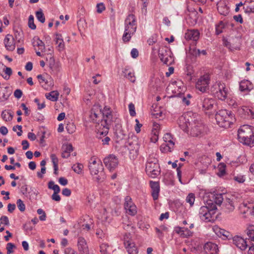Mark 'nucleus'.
<instances>
[{
  "label": "nucleus",
  "instance_id": "obj_1",
  "mask_svg": "<svg viewBox=\"0 0 254 254\" xmlns=\"http://www.w3.org/2000/svg\"><path fill=\"white\" fill-rule=\"evenodd\" d=\"M238 138L244 144H254V127L248 125L242 126L238 130Z\"/></svg>",
  "mask_w": 254,
  "mask_h": 254
},
{
  "label": "nucleus",
  "instance_id": "obj_2",
  "mask_svg": "<svg viewBox=\"0 0 254 254\" xmlns=\"http://www.w3.org/2000/svg\"><path fill=\"white\" fill-rule=\"evenodd\" d=\"M233 117L231 112L227 110H219L215 114V119L217 124L224 128L230 127Z\"/></svg>",
  "mask_w": 254,
  "mask_h": 254
},
{
  "label": "nucleus",
  "instance_id": "obj_3",
  "mask_svg": "<svg viewBox=\"0 0 254 254\" xmlns=\"http://www.w3.org/2000/svg\"><path fill=\"white\" fill-rule=\"evenodd\" d=\"M158 162L156 158L149 156L145 167V171L149 177L155 178L160 174V169Z\"/></svg>",
  "mask_w": 254,
  "mask_h": 254
},
{
  "label": "nucleus",
  "instance_id": "obj_4",
  "mask_svg": "<svg viewBox=\"0 0 254 254\" xmlns=\"http://www.w3.org/2000/svg\"><path fill=\"white\" fill-rule=\"evenodd\" d=\"M212 94L219 99L224 100L227 96L228 90L224 83L216 82L210 88Z\"/></svg>",
  "mask_w": 254,
  "mask_h": 254
},
{
  "label": "nucleus",
  "instance_id": "obj_5",
  "mask_svg": "<svg viewBox=\"0 0 254 254\" xmlns=\"http://www.w3.org/2000/svg\"><path fill=\"white\" fill-rule=\"evenodd\" d=\"M190 130V135L192 136H198L201 135L204 130V126L199 120V117L196 114H194Z\"/></svg>",
  "mask_w": 254,
  "mask_h": 254
},
{
  "label": "nucleus",
  "instance_id": "obj_6",
  "mask_svg": "<svg viewBox=\"0 0 254 254\" xmlns=\"http://www.w3.org/2000/svg\"><path fill=\"white\" fill-rule=\"evenodd\" d=\"M89 169L91 175H98V176L96 177V180L98 182L101 181L102 179H104V167L101 161L99 160L97 162L96 161L94 160L89 165Z\"/></svg>",
  "mask_w": 254,
  "mask_h": 254
},
{
  "label": "nucleus",
  "instance_id": "obj_7",
  "mask_svg": "<svg viewBox=\"0 0 254 254\" xmlns=\"http://www.w3.org/2000/svg\"><path fill=\"white\" fill-rule=\"evenodd\" d=\"M102 120L101 125H104L106 127H111L114 122H116L117 118L114 117L111 108L105 106L102 109Z\"/></svg>",
  "mask_w": 254,
  "mask_h": 254
},
{
  "label": "nucleus",
  "instance_id": "obj_8",
  "mask_svg": "<svg viewBox=\"0 0 254 254\" xmlns=\"http://www.w3.org/2000/svg\"><path fill=\"white\" fill-rule=\"evenodd\" d=\"M194 114L188 113L187 115L180 117L178 120V124L180 127L185 132L189 133L190 129L191 123H192V120Z\"/></svg>",
  "mask_w": 254,
  "mask_h": 254
},
{
  "label": "nucleus",
  "instance_id": "obj_9",
  "mask_svg": "<svg viewBox=\"0 0 254 254\" xmlns=\"http://www.w3.org/2000/svg\"><path fill=\"white\" fill-rule=\"evenodd\" d=\"M217 207L215 205H213L211 208L207 206H201L199 210L200 218L203 221H211L212 215L215 213Z\"/></svg>",
  "mask_w": 254,
  "mask_h": 254
},
{
  "label": "nucleus",
  "instance_id": "obj_10",
  "mask_svg": "<svg viewBox=\"0 0 254 254\" xmlns=\"http://www.w3.org/2000/svg\"><path fill=\"white\" fill-rule=\"evenodd\" d=\"M102 109L99 105H94L90 111V118L93 122L98 124H101L102 120Z\"/></svg>",
  "mask_w": 254,
  "mask_h": 254
},
{
  "label": "nucleus",
  "instance_id": "obj_11",
  "mask_svg": "<svg viewBox=\"0 0 254 254\" xmlns=\"http://www.w3.org/2000/svg\"><path fill=\"white\" fill-rule=\"evenodd\" d=\"M209 82L210 77L209 75L204 74L201 76L196 83V88L202 93L205 92L208 89Z\"/></svg>",
  "mask_w": 254,
  "mask_h": 254
},
{
  "label": "nucleus",
  "instance_id": "obj_12",
  "mask_svg": "<svg viewBox=\"0 0 254 254\" xmlns=\"http://www.w3.org/2000/svg\"><path fill=\"white\" fill-rule=\"evenodd\" d=\"M125 29L129 31V33L134 34L137 28L135 15L133 14H129L125 19Z\"/></svg>",
  "mask_w": 254,
  "mask_h": 254
},
{
  "label": "nucleus",
  "instance_id": "obj_13",
  "mask_svg": "<svg viewBox=\"0 0 254 254\" xmlns=\"http://www.w3.org/2000/svg\"><path fill=\"white\" fill-rule=\"evenodd\" d=\"M235 199L233 196L226 197L222 204V211L226 213H229L234 211L235 208Z\"/></svg>",
  "mask_w": 254,
  "mask_h": 254
},
{
  "label": "nucleus",
  "instance_id": "obj_14",
  "mask_svg": "<svg viewBox=\"0 0 254 254\" xmlns=\"http://www.w3.org/2000/svg\"><path fill=\"white\" fill-rule=\"evenodd\" d=\"M215 103V100L212 98L201 97L200 102L198 103V106L204 111L211 110Z\"/></svg>",
  "mask_w": 254,
  "mask_h": 254
},
{
  "label": "nucleus",
  "instance_id": "obj_15",
  "mask_svg": "<svg viewBox=\"0 0 254 254\" xmlns=\"http://www.w3.org/2000/svg\"><path fill=\"white\" fill-rule=\"evenodd\" d=\"M104 163L106 167L112 171L115 169L119 164V160L117 157L114 154H110L104 159Z\"/></svg>",
  "mask_w": 254,
  "mask_h": 254
},
{
  "label": "nucleus",
  "instance_id": "obj_16",
  "mask_svg": "<svg viewBox=\"0 0 254 254\" xmlns=\"http://www.w3.org/2000/svg\"><path fill=\"white\" fill-rule=\"evenodd\" d=\"M124 207L127 212L129 215L133 216L137 213L136 206L133 204L131 201V198L128 196H126L125 198Z\"/></svg>",
  "mask_w": 254,
  "mask_h": 254
},
{
  "label": "nucleus",
  "instance_id": "obj_17",
  "mask_svg": "<svg viewBox=\"0 0 254 254\" xmlns=\"http://www.w3.org/2000/svg\"><path fill=\"white\" fill-rule=\"evenodd\" d=\"M233 244L242 251L245 250L249 246L246 239L241 237L236 236L233 238Z\"/></svg>",
  "mask_w": 254,
  "mask_h": 254
},
{
  "label": "nucleus",
  "instance_id": "obj_18",
  "mask_svg": "<svg viewBox=\"0 0 254 254\" xmlns=\"http://www.w3.org/2000/svg\"><path fill=\"white\" fill-rule=\"evenodd\" d=\"M4 46L7 50L13 51L15 48L14 38L10 34H7L3 41Z\"/></svg>",
  "mask_w": 254,
  "mask_h": 254
},
{
  "label": "nucleus",
  "instance_id": "obj_19",
  "mask_svg": "<svg viewBox=\"0 0 254 254\" xmlns=\"http://www.w3.org/2000/svg\"><path fill=\"white\" fill-rule=\"evenodd\" d=\"M204 250L207 254H218V246L212 242L206 243L204 246Z\"/></svg>",
  "mask_w": 254,
  "mask_h": 254
},
{
  "label": "nucleus",
  "instance_id": "obj_20",
  "mask_svg": "<svg viewBox=\"0 0 254 254\" xmlns=\"http://www.w3.org/2000/svg\"><path fill=\"white\" fill-rule=\"evenodd\" d=\"M170 54L171 51L169 50L164 48L159 50V57L160 60L165 64H167L169 62V59L172 58Z\"/></svg>",
  "mask_w": 254,
  "mask_h": 254
},
{
  "label": "nucleus",
  "instance_id": "obj_21",
  "mask_svg": "<svg viewBox=\"0 0 254 254\" xmlns=\"http://www.w3.org/2000/svg\"><path fill=\"white\" fill-rule=\"evenodd\" d=\"M150 185L151 189V194L153 199L155 200L158 198L160 192V185L158 182L150 181Z\"/></svg>",
  "mask_w": 254,
  "mask_h": 254
},
{
  "label": "nucleus",
  "instance_id": "obj_22",
  "mask_svg": "<svg viewBox=\"0 0 254 254\" xmlns=\"http://www.w3.org/2000/svg\"><path fill=\"white\" fill-rule=\"evenodd\" d=\"M124 245L128 254H137L138 249L135 244L130 240H125Z\"/></svg>",
  "mask_w": 254,
  "mask_h": 254
},
{
  "label": "nucleus",
  "instance_id": "obj_23",
  "mask_svg": "<svg viewBox=\"0 0 254 254\" xmlns=\"http://www.w3.org/2000/svg\"><path fill=\"white\" fill-rule=\"evenodd\" d=\"M77 246L80 254H88V248L84 238L83 237H79L78 238Z\"/></svg>",
  "mask_w": 254,
  "mask_h": 254
},
{
  "label": "nucleus",
  "instance_id": "obj_24",
  "mask_svg": "<svg viewBox=\"0 0 254 254\" xmlns=\"http://www.w3.org/2000/svg\"><path fill=\"white\" fill-rule=\"evenodd\" d=\"M199 32L197 30H188L185 34V38L188 40L197 41L199 38Z\"/></svg>",
  "mask_w": 254,
  "mask_h": 254
},
{
  "label": "nucleus",
  "instance_id": "obj_25",
  "mask_svg": "<svg viewBox=\"0 0 254 254\" xmlns=\"http://www.w3.org/2000/svg\"><path fill=\"white\" fill-rule=\"evenodd\" d=\"M253 88V84L248 80H243L240 82L239 89L241 92H249Z\"/></svg>",
  "mask_w": 254,
  "mask_h": 254
},
{
  "label": "nucleus",
  "instance_id": "obj_26",
  "mask_svg": "<svg viewBox=\"0 0 254 254\" xmlns=\"http://www.w3.org/2000/svg\"><path fill=\"white\" fill-rule=\"evenodd\" d=\"M244 11L246 13H251L254 12V0H246L244 2L243 7Z\"/></svg>",
  "mask_w": 254,
  "mask_h": 254
},
{
  "label": "nucleus",
  "instance_id": "obj_27",
  "mask_svg": "<svg viewBox=\"0 0 254 254\" xmlns=\"http://www.w3.org/2000/svg\"><path fill=\"white\" fill-rule=\"evenodd\" d=\"M244 213L254 216V205L252 203H243L241 206Z\"/></svg>",
  "mask_w": 254,
  "mask_h": 254
},
{
  "label": "nucleus",
  "instance_id": "obj_28",
  "mask_svg": "<svg viewBox=\"0 0 254 254\" xmlns=\"http://www.w3.org/2000/svg\"><path fill=\"white\" fill-rule=\"evenodd\" d=\"M217 10L221 15L226 16L229 12V8L224 3H220L217 6Z\"/></svg>",
  "mask_w": 254,
  "mask_h": 254
},
{
  "label": "nucleus",
  "instance_id": "obj_29",
  "mask_svg": "<svg viewBox=\"0 0 254 254\" xmlns=\"http://www.w3.org/2000/svg\"><path fill=\"white\" fill-rule=\"evenodd\" d=\"M55 42L58 45V50L62 51L64 48V44L62 39V36L60 34H56Z\"/></svg>",
  "mask_w": 254,
  "mask_h": 254
},
{
  "label": "nucleus",
  "instance_id": "obj_30",
  "mask_svg": "<svg viewBox=\"0 0 254 254\" xmlns=\"http://www.w3.org/2000/svg\"><path fill=\"white\" fill-rule=\"evenodd\" d=\"M101 127H102V130H98V131L97 133V137L99 139H102V136H106L107 134L108 133L109 130L110 129V127H106L104 126V125H101Z\"/></svg>",
  "mask_w": 254,
  "mask_h": 254
},
{
  "label": "nucleus",
  "instance_id": "obj_31",
  "mask_svg": "<svg viewBox=\"0 0 254 254\" xmlns=\"http://www.w3.org/2000/svg\"><path fill=\"white\" fill-rule=\"evenodd\" d=\"M32 44L34 47H38L39 50H41L42 52L45 49L44 42L38 38L36 39L34 38Z\"/></svg>",
  "mask_w": 254,
  "mask_h": 254
},
{
  "label": "nucleus",
  "instance_id": "obj_32",
  "mask_svg": "<svg viewBox=\"0 0 254 254\" xmlns=\"http://www.w3.org/2000/svg\"><path fill=\"white\" fill-rule=\"evenodd\" d=\"M59 95V93L57 91H53L46 94V97L48 99L52 101H57L58 99Z\"/></svg>",
  "mask_w": 254,
  "mask_h": 254
},
{
  "label": "nucleus",
  "instance_id": "obj_33",
  "mask_svg": "<svg viewBox=\"0 0 254 254\" xmlns=\"http://www.w3.org/2000/svg\"><path fill=\"white\" fill-rule=\"evenodd\" d=\"M38 79L39 80V82L40 83L42 82H45V85H42V87L45 89L46 90H49V87L48 86H46V84H47L48 83L50 82V86H53L54 84H53V82L52 81V80L50 81H48V80H45V78L43 77V76L42 75V74H39L37 75V76Z\"/></svg>",
  "mask_w": 254,
  "mask_h": 254
},
{
  "label": "nucleus",
  "instance_id": "obj_34",
  "mask_svg": "<svg viewBox=\"0 0 254 254\" xmlns=\"http://www.w3.org/2000/svg\"><path fill=\"white\" fill-rule=\"evenodd\" d=\"M174 147L168 143H164L160 146V150L164 153L171 152Z\"/></svg>",
  "mask_w": 254,
  "mask_h": 254
},
{
  "label": "nucleus",
  "instance_id": "obj_35",
  "mask_svg": "<svg viewBox=\"0 0 254 254\" xmlns=\"http://www.w3.org/2000/svg\"><path fill=\"white\" fill-rule=\"evenodd\" d=\"M249 240L254 244V226H250L247 230Z\"/></svg>",
  "mask_w": 254,
  "mask_h": 254
},
{
  "label": "nucleus",
  "instance_id": "obj_36",
  "mask_svg": "<svg viewBox=\"0 0 254 254\" xmlns=\"http://www.w3.org/2000/svg\"><path fill=\"white\" fill-rule=\"evenodd\" d=\"M1 117L3 120L6 122H8L12 120L13 115L9 112L5 110L2 112Z\"/></svg>",
  "mask_w": 254,
  "mask_h": 254
},
{
  "label": "nucleus",
  "instance_id": "obj_37",
  "mask_svg": "<svg viewBox=\"0 0 254 254\" xmlns=\"http://www.w3.org/2000/svg\"><path fill=\"white\" fill-rule=\"evenodd\" d=\"M225 27V24L222 21H220L219 23L216 25L215 26V33L216 35H219L222 33L223 29Z\"/></svg>",
  "mask_w": 254,
  "mask_h": 254
},
{
  "label": "nucleus",
  "instance_id": "obj_38",
  "mask_svg": "<svg viewBox=\"0 0 254 254\" xmlns=\"http://www.w3.org/2000/svg\"><path fill=\"white\" fill-rule=\"evenodd\" d=\"M37 19L41 23H43L45 21V15L41 9L36 12L35 13Z\"/></svg>",
  "mask_w": 254,
  "mask_h": 254
},
{
  "label": "nucleus",
  "instance_id": "obj_39",
  "mask_svg": "<svg viewBox=\"0 0 254 254\" xmlns=\"http://www.w3.org/2000/svg\"><path fill=\"white\" fill-rule=\"evenodd\" d=\"M163 139H164V141L165 142V143H169V144H170L172 146L175 145V143L172 140V137L170 133H166L163 137Z\"/></svg>",
  "mask_w": 254,
  "mask_h": 254
},
{
  "label": "nucleus",
  "instance_id": "obj_40",
  "mask_svg": "<svg viewBox=\"0 0 254 254\" xmlns=\"http://www.w3.org/2000/svg\"><path fill=\"white\" fill-rule=\"evenodd\" d=\"M83 166L82 164L80 163H77L75 164H74L72 166V170L77 174H80L81 173L82 170H83Z\"/></svg>",
  "mask_w": 254,
  "mask_h": 254
},
{
  "label": "nucleus",
  "instance_id": "obj_41",
  "mask_svg": "<svg viewBox=\"0 0 254 254\" xmlns=\"http://www.w3.org/2000/svg\"><path fill=\"white\" fill-rule=\"evenodd\" d=\"M195 195L193 193H190L186 197V202L189 203L190 206H192L193 205L195 200Z\"/></svg>",
  "mask_w": 254,
  "mask_h": 254
},
{
  "label": "nucleus",
  "instance_id": "obj_42",
  "mask_svg": "<svg viewBox=\"0 0 254 254\" xmlns=\"http://www.w3.org/2000/svg\"><path fill=\"white\" fill-rule=\"evenodd\" d=\"M115 135L116 136L117 139H118L119 141L125 139L127 136L126 134L124 133V131L122 129L116 130L115 132Z\"/></svg>",
  "mask_w": 254,
  "mask_h": 254
},
{
  "label": "nucleus",
  "instance_id": "obj_43",
  "mask_svg": "<svg viewBox=\"0 0 254 254\" xmlns=\"http://www.w3.org/2000/svg\"><path fill=\"white\" fill-rule=\"evenodd\" d=\"M134 33H129V31H127L125 29V32L122 37L123 41L125 43L129 42L131 39V36Z\"/></svg>",
  "mask_w": 254,
  "mask_h": 254
},
{
  "label": "nucleus",
  "instance_id": "obj_44",
  "mask_svg": "<svg viewBox=\"0 0 254 254\" xmlns=\"http://www.w3.org/2000/svg\"><path fill=\"white\" fill-rule=\"evenodd\" d=\"M219 172L218 173L219 176H223L226 174V165L224 163H220L218 166Z\"/></svg>",
  "mask_w": 254,
  "mask_h": 254
},
{
  "label": "nucleus",
  "instance_id": "obj_45",
  "mask_svg": "<svg viewBox=\"0 0 254 254\" xmlns=\"http://www.w3.org/2000/svg\"><path fill=\"white\" fill-rule=\"evenodd\" d=\"M225 198L223 197L222 194H217L215 196L214 201L217 205H221L223 203Z\"/></svg>",
  "mask_w": 254,
  "mask_h": 254
},
{
  "label": "nucleus",
  "instance_id": "obj_46",
  "mask_svg": "<svg viewBox=\"0 0 254 254\" xmlns=\"http://www.w3.org/2000/svg\"><path fill=\"white\" fill-rule=\"evenodd\" d=\"M62 149L70 154L73 151V147L71 144H64L62 146Z\"/></svg>",
  "mask_w": 254,
  "mask_h": 254
},
{
  "label": "nucleus",
  "instance_id": "obj_47",
  "mask_svg": "<svg viewBox=\"0 0 254 254\" xmlns=\"http://www.w3.org/2000/svg\"><path fill=\"white\" fill-rule=\"evenodd\" d=\"M28 26L32 30H34L36 28V26L34 22V16L32 15H30L29 17Z\"/></svg>",
  "mask_w": 254,
  "mask_h": 254
},
{
  "label": "nucleus",
  "instance_id": "obj_48",
  "mask_svg": "<svg viewBox=\"0 0 254 254\" xmlns=\"http://www.w3.org/2000/svg\"><path fill=\"white\" fill-rule=\"evenodd\" d=\"M16 204H17V207H18L19 210L21 212H23L25 211V205L23 201L21 199H18L17 200Z\"/></svg>",
  "mask_w": 254,
  "mask_h": 254
},
{
  "label": "nucleus",
  "instance_id": "obj_49",
  "mask_svg": "<svg viewBox=\"0 0 254 254\" xmlns=\"http://www.w3.org/2000/svg\"><path fill=\"white\" fill-rule=\"evenodd\" d=\"M128 80L130 81V82L132 83H134L135 82V77L134 76V73L133 72H132L131 70H129L128 72H127V75L126 76Z\"/></svg>",
  "mask_w": 254,
  "mask_h": 254
},
{
  "label": "nucleus",
  "instance_id": "obj_50",
  "mask_svg": "<svg viewBox=\"0 0 254 254\" xmlns=\"http://www.w3.org/2000/svg\"><path fill=\"white\" fill-rule=\"evenodd\" d=\"M50 157L53 164V167L58 166L59 159L56 156V154H51Z\"/></svg>",
  "mask_w": 254,
  "mask_h": 254
},
{
  "label": "nucleus",
  "instance_id": "obj_51",
  "mask_svg": "<svg viewBox=\"0 0 254 254\" xmlns=\"http://www.w3.org/2000/svg\"><path fill=\"white\" fill-rule=\"evenodd\" d=\"M192 234V232L189 230L188 228H185L183 232L181 234V237L183 238H188Z\"/></svg>",
  "mask_w": 254,
  "mask_h": 254
},
{
  "label": "nucleus",
  "instance_id": "obj_52",
  "mask_svg": "<svg viewBox=\"0 0 254 254\" xmlns=\"http://www.w3.org/2000/svg\"><path fill=\"white\" fill-rule=\"evenodd\" d=\"M15 246L12 243H9L6 245L7 254H10L13 253V248H15Z\"/></svg>",
  "mask_w": 254,
  "mask_h": 254
},
{
  "label": "nucleus",
  "instance_id": "obj_53",
  "mask_svg": "<svg viewBox=\"0 0 254 254\" xmlns=\"http://www.w3.org/2000/svg\"><path fill=\"white\" fill-rule=\"evenodd\" d=\"M128 108L130 115L132 117H134L136 115L134 104L132 103H130L128 105Z\"/></svg>",
  "mask_w": 254,
  "mask_h": 254
},
{
  "label": "nucleus",
  "instance_id": "obj_54",
  "mask_svg": "<svg viewBox=\"0 0 254 254\" xmlns=\"http://www.w3.org/2000/svg\"><path fill=\"white\" fill-rule=\"evenodd\" d=\"M157 42V36L156 35H153L151 37H150L148 40L147 43L149 45H153Z\"/></svg>",
  "mask_w": 254,
  "mask_h": 254
},
{
  "label": "nucleus",
  "instance_id": "obj_55",
  "mask_svg": "<svg viewBox=\"0 0 254 254\" xmlns=\"http://www.w3.org/2000/svg\"><path fill=\"white\" fill-rule=\"evenodd\" d=\"M3 71L5 72L6 74L8 75V77L7 76H5L4 77V79H8L9 78V77L12 74V71L10 67H6L5 68L3 69Z\"/></svg>",
  "mask_w": 254,
  "mask_h": 254
},
{
  "label": "nucleus",
  "instance_id": "obj_56",
  "mask_svg": "<svg viewBox=\"0 0 254 254\" xmlns=\"http://www.w3.org/2000/svg\"><path fill=\"white\" fill-rule=\"evenodd\" d=\"M65 128L67 132L70 134L73 133L75 131V127L72 124L67 125Z\"/></svg>",
  "mask_w": 254,
  "mask_h": 254
},
{
  "label": "nucleus",
  "instance_id": "obj_57",
  "mask_svg": "<svg viewBox=\"0 0 254 254\" xmlns=\"http://www.w3.org/2000/svg\"><path fill=\"white\" fill-rule=\"evenodd\" d=\"M0 221L1 223L5 225H9V224L8 218L6 216H2L0 218Z\"/></svg>",
  "mask_w": 254,
  "mask_h": 254
},
{
  "label": "nucleus",
  "instance_id": "obj_58",
  "mask_svg": "<svg viewBox=\"0 0 254 254\" xmlns=\"http://www.w3.org/2000/svg\"><path fill=\"white\" fill-rule=\"evenodd\" d=\"M97 11L98 13H101L105 9V7L103 3H100L97 4Z\"/></svg>",
  "mask_w": 254,
  "mask_h": 254
},
{
  "label": "nucleus",
  "instance_id": "obj_59",
  "mask_svg": "<svg viewBox=\"0 0 254 254\" xmlns=\"http://www.w3.org/2000/svg\"><path fill=\"white\" fill-rule=\"evenodd\" d=\"M234 180L239 183H243L245 181V179L243 176H237L234 177Z\"/></svg>",
  "mask_w": 254,
  "mask_h": 254
},
{
  "label": "nucleus",
  "instance_id": "obj_60",
  "mask_svg": "<svg viewBox=\"0 0 254 254\" xmlns=\"http://www.w3.org/2000/svg\"><path fill=\"white\" fill-rule=\"evenodd\" d=\"M16 128H18L19 131L17 132V134L18 136H20L22 135V126L20 125H17L13 127L12 130L14 131L16 130Z\"/></svg>",
  "mask_w": 254,
  "mask_h": 254
},
{
  "label": "nucleus",
  "instance_id": "obj_61",
  "mask_svg": "<svg viewBox=\"0 0 254 254\" xmlns=\"http://www.w3.org/2000/svg\"><path fill=\"white\" fill-rule=\"evenodd\" d=\"M22 95V92L20 89H16L14 92V96L15 98L19 99Z\"/></svg>",
  "mask_w": 254,
  "mask_h": 254
},
{
  "label": "nucleus",
  "instance_id": "obj_62",
  "mask_svg": "<svg viewBox=\"0 0 254 254\" xmlns=\"http://www.w3.org/2000/svg\"><path fill=\"white\" fill-rule=\"evenodd\" d=\"M190 52L191 54L195 57L200 56V50L199 49H193L190 50Z\"/></svg>",
  "mask_w": 254,
  "mask_h": 254
},
{
  "label": "nucleus",
  "instance_id": "obj_63",
  "mask_svg": "<svg viewBox=\"0 0 254 254\" xmlns=\"http://www.w3.org/2000/svg\"><path fill=\"white\" fill-rule=\"evenodd\" d=\"M34 102L37 103V105H38V109L39 110H41L42 109H43L45 107V104L44 102H43V103L42 104H40L39 103V100L38 98H35L34 99Z\"/></svg>",
  "mask_w": 254,
  "mask_h": 254
},
{
  "label": "nucleus",
  "instance_id": "obj_64",
  "mask_svg": "<svg viewBox=\"0 0 254 254\" xmlns=\"http://www.w3.org/2000/svg\"><path fill=\"white\" fill-rule=\"evenodd\" d=\"M71 193V190L68 188H64L62 190V194L65 196H69Z\"/></svg>",
  "mask_w": 254,
  "mask_h": 254
}]
</instances>
